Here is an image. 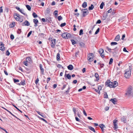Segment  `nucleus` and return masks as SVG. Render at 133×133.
<instances>
[{
  "label": "nucleus",
  "mask_w": 133,
  "mask_h": 133,
  "mask_svg": "<svg viewBox=\"0 0 133 133\" xmlns=\"http://www.w3.org/2000/svg\"><path fill=\"white\" fill-rule=\"evenodd\" d=\"M64 76L65 78L66 77L69 79H70L71 78V76L69 74H67L65 73V75Z\"/></svg>",
  "instance_id": "2eb2a0df"
},
{
  "label": "nucleus",
  "mask_w": 133,
  "mask_h": 133,
  "mask_svg": "<svg viewBox=\"0 0 133 133\" xmlns=\"http://www.w3.org/2000/svg\"><path fill=\"white\" fill-rule=\"evenodd\" d=\"M125 37V34H124L123 35H122V38H121V39L122 40H123L124 39V38Z\"/></svg>",
  "instance_id": "774afa93"
},
{
  "label": "nucleus",
  "mask_w": 133,
  "mask_h": 133,
  "mask_svg": "<svg viewBox=\"0 0 133 133\" xmlns=\"http://www.w3.org/2000/svg\"><path fill=\"white\" fill-rule=\"evenodd\" d=\"M90 56L94 57V55L92 53H90L88 55V57H90Z\"/></svg>",
  "instance_id": "c756f323"
},
{
  "label": "nucleus",
  "mask_w": 133,
  "mask_h": 133,
  "mask_svg": "<svg viewBox=\"0 0 133 133\" xmlns=\"http://www.w3.org/2000/svg\"><path fill=\"white\" fill-rule=\"evenodd\" d=\"M16 8L17 9L18 11H19L22 14L24 15H26V14H25V13L23 12V10L20 9L17 6L16 7Z\"/></svg>",
  "instance_id": "4468645a"
},
{
  "label": "nucleus",
  "mask_w": 133,
  "mask_h": 133,
  "mask_svg": "<svg viewBox=\"0 0 133 133\" xmlns=\"http://www.w3.org/2000/svg\"><path fill=\"white\" fill-rule=\"evenodd\" d=\"M113 61V59L112 58H110V61L109 62V64L110 65L112 64Z\"/></svg>",
  "instance_id": "ea45409f"
},
{
  "label": "nucleus",
  "mask_w": 133,
  "mask_h": 133,
  "mask_svg": "<svg viewBox=\"0 0 133 133\" xmlns=\"http://www.w3.org/2000/svg\"><path fill=\"white\" fill-rule=\"evenodd\" d=\"M58 19L59 21H60L63 19L62 17L61 16H59L58 17Z\"/></svg>",
  "instance_id": "49530a36"
},
{
  "label": "nucleus",
  "mask_w": 133,
  "mask_h": 133,
  "mask_svg": "<svg viewBox=\"0 0 133 133\" xmlns=\"http://www.w3.org/2000/svg\"><path fill=\"white\" fill-rule=\"evenodd\" d=\"M10 38L11 39L13 40L14 39V37L13 35L11 34L10 36Z\"/></svg>",
  "instance_id": "6e6d98bb"
},
{
  "label": "nucleus",
  "mask_w": 133,
  "mask_h": 133,
  "mask_svg": "<svg viewBox=\"0 0 133 133\" xmlns=\"http://www.w3.org/2000/svg\"><path fill=\"white\" fill-rule=\"evenodd\" d=\"M67 67L68 69L70 70H72L74 68L73 66L71 64L69 65Z\"/></svg>",
  "instance_id": "dca6fc26"
},
{
  "label": "nucleus",
  "mask_w": 133,
  "mask_h": 133,
  "mask_svg": "<svg viewBox=\"0 0 133 133\" xmlns=\"http://www.w3.org/2000/svg\"><path fill=\"white\" fill-rule=\"evenodd\" d=\"M79 45L81 47H84L85 46V44L83 42H81L79 43Z\"/></svg>",
  "instance_id": "37998d69"
},
{
  "label": "nucleus",
  "mask_w": 133,
  "mask_h": 133,
  "mask_svg": "<svg viewBox=\"0 0 133 133\" xmlns=\"http://www.w3.org/2000/svg\"><path fill=\"white\" fill-rule=\"evenodd\" d=\"M107 15L105 16H103V20H105L107 18Z\"/></svg>",
  "instance_id": "69168bd1"
},
{
  "label": "nucleus",
  "mask_w": 133,
  "mask_h": 133,
  "mask_svg": "<svg viewBox=\"0 0 133 133\" xmlns=\"http://www.w3.org/2000/svg\"><path fill=\"white\" fill-rule=\"evenodd\" d=\"M83 112L84 115L85 116H87V114L86 113L84 109H83Z\"/></svg>",
  "instance_id": "052dcab7"
},
{
  "label": "nucleus",
  "mask_w": 133,
  "mask_h": 133,
  "mask_svg": "<svg viewBox=\"0 0 133 133\" xmlns=\"http://www.w3.org/2000/svg\"><path fill=\"white\" fill-rule=\"evenodd\" d=\"M99 126L101 129L102 131H103L104 130V128H105V126L103 124H101Z\"/></svg>",
  "instance_id": "f8f14e48"
},
{
  "label": "nucleus",
  "mask_w": 133,
  "mask_h": 133,
  "mask_svg": "<svg viewBox=\"0 0 133 133\" xmlns=\"http://www.w3.org/2000/svg\"><path fill=\"white\" fill-rule=\"evenodd\" d=\"M118 43H117L115 42H112L111 43V45L112 46L113 45H116Z\"/></svg>",
  "instance_id": "a19ab883"
},
{
  "label": "nucleus",
  "mask_w": 133,
  "mask_h": 133,
  "mask_svg": "<svg viewBox=\"0 0 133 133\" xmlns=\"http://www.w3.org/2000/svg\"><path fill=\"white\" fill-rule=\"evenodd\" d=\"M21 29H19L17 31V33L18 34H20L21 33Z\"/></svg>",
  "instance_id": "e2e57ef3"
},
{
  "label": "nucleus",
  "mask_w": 133,
  "mask_h": 133,
  "mask_svg": "<svg viewBox=\"0 0 133 133\" xmlns=\"http://www.w3.org/2000/svg\"><path fill=\"white\" fill-rule=\"evenodd\" d=\"M33 22L35 24H37L38 22V21L37 19H33Z\"/></svg>",
  "instance_id": "c03bdc74"
},
{
  "label": "nucleus",
  "mask_w": 133,
  "mask_h": 133,
  "mask_svg": "<svg viewBox=\"0 0 133 133\" xmlns=\"http://www.w3.org/2000/svg\"><path fill=\"white\" fill-rule=\"evenodd\" d=\"M5 49V48L4 46L3 43L2 42H1L0 45V50L2 51H4Z\"/></svg>",
  "instance_id": "0eeeda50"
},
{
  "label": "nucleus",
  "mask_w": 133,
  "mask_h": 133,
  "mask_svg": "<svg viewBox=\"0 0 133 133\" xmlns=\"http://www.w3.org/2000/svg\"><path fill=\"white\" fill-rule=\"evenodd\" d=\"M75 119L76 121H78V122H80L81 121V120L79 119L77 116L75 117Z\"/></svg>",
  "instance_id": "13d9d810"
},
{
  "label": "nucleus",
  "mask_w": 133,
  "mask_h": 133,
  "mask_svg": "<svg viewBox=\"0 0 133 133\" xmlns=\"http://www.w3.org/2000/svg\"><path fill=\"white\" fill-rule=\"evenodd\" d=\"M22 26H29L30 25L29 23L27 20H25L24 22L22 23Z\"/></svg>",
  "instance_id": "6e6552de"
},
{
  "label": "nucleus",
  "mask_w": 133,
  "mask_h": 133,
  "mask_svg": "<svg viewBox=\"0 0 133 133\" xmlns=\"http://www.w3.org/2000/svg\"><path fill=\"white\" fill-rule=\"evenodd\" d=\"M114 130H115L116 129H117L118 128V126L116 123L114 124Z\"/></svg>",
  "instance_id": "c9c22d12"
},
{
  "label": "nucleus",
  "mask_w": 133,
  "mask_h": 133,
  "mask_svg": "<svg viewBox=\"0 0 133 133\" xmlns=\"http://www.w3.org/2000/svg\"><path fill=\"white\" fill-rule=\"evenodd\" d=\"M58 11L57 10H56L54 11L53 14L55 16V17L56 18H57L58 16Z\"/></svg>",
  "instance_id": "a211bd4d"
},
{
  "label": "nucleus",
  "mask_w": 133,
  "mask_h": 133,
  "mask_svg": "<svg viewBox=\"0 0 133 133\" xmlns=\"http://www.w3.org/2000/svg\"><path fill=\"white\" fill-rule=\"evenodd\" d=\"M99 30H100L99 28H98L97 29V30H96V32H95V35H96L99 32Z\"/></svg>",
  "instance_id": "a18cd8bd"
},
{
  "label": "nucleus",
  "mask_w": 133,
  "mask_h": 133,
  "mask_svg": "<svg viewBox=\"0 0 133 133\" xmlns=\"http://www.w3.org/2000/svg\"><path fill=\"white\" fill-rule=\"evenodd\" d=\"M108 87H109L110 88H113V83L110 81L109 84L108 85Z\"/></svg>",
  "instance_id": "393cba45"
},
{
  "label": "nucleus",
  "mask_w": 133,
  "mask_h": 133,
  "mask_svg": "<svg viewBox=\"0 0 133 133\" xmlns=\"http://www.w3.org/2000/svg\"><path fill=\"white\" fill-rule=\"evenodd\" d=\"M32 32V31H30L29 32V33H28V34L27 35V37H29L30 36V35L31 34Z\"/></svg>",
  "instance_id": "864d4df0"
},
{
  "label": "nucleus",
  "mask_w": 133,
  "mask_h": 133,
  "mask_svg": "<svg viewBox=\"0 0 133 133\" xmlns=\"http://www.w3.org/2000/svg\"><path fill=\"white\" fill-rule=\"evenodd\" d=\"M104 98H108V95L106 92H105L104 94Z\"/></svg>",
  "instance_id": "f704fd0d"
},
{
  "label": "nucleus",
  "mask_w": 133,
  "mask_h": 133,
  "mask_svg": "<svg viewBox=\"0 0 133 133\" xmlns=\"http://www.w3.org/2000/svg\"><path fill=\"white\" fill-rule=\"evenodd\" d=\"M110 101L112 102L114 104H116L117 99L116 98H111L110 100Z\"/></svg>",
  "instance_id": "9d476101"
},
{
  "label": "nucleus",
  "mask_w": 133,
  "mask_h": 133,
  "mask_svg": "<svg viewBox=\"0 0 133 133\" xmlns=\"http://www.w3.org/2000/svg\"><path fill=\"white\" fill-rule=\"evenodd\" d=\"M28 63L27 62H26V61H25L23 62V64L26 66H28Z\"/></svg>",
  "instance_id": "3c124183"
},
{
  "label": "nucleus",
  "mask_w": 133,
  "mask_h": 133,
  "mask_svg": "<svg viewBox=\"0 0 133 133\" xmlns=\"http://www.w3.org/2000/svg\"><path fill=\"white\" fill-rule=\"evenodd\" d=\"M82 7L84 8H85L87 6V3L86 2H84L82 5Z\"/></svg>",
  "instance_id": "aec40b11"
},
{
  "label": "nucleus",
  "mask_w": 133,
  "mask_h": 133,
  "mask_svg": "<svg viewBox=\"0 0 133 133\" xmlns=\"http://www.w3.org/2000/svg\"><path fill=\"white\" fill-rule=\"evenodd\" d=\"M94 57H88V59L90 62H92L94 60Z\"/></svg>",
  "instance_id": "a878e982"
},
{
  "label": "nucleus",
  "mask_w": 133,
  "mask_h": 133,
  "mask_svg": "<svg viewBox=\"0 0 133 133\" xmlns=\"http://www.w3.org/2000/svg\"><path fill=\"white\" fill-rule=\"evenodd\" d=\"M72 44L73 45H74L76 43V42L75 41L74 39H72L71 40Z\"/></svg>",
  "instance_id": "09e8293b"
},
{
  "label": "nucleus",
  "mask_w": 133,
  "mask_h": 133,
  "mask_svg": "<svg viewBox=\"0 0 133 133\" xmlns=\"http://www.w3.org/2000/svg\"><path fill=\"white\" fill-rule=\"evenodd\" d=\"M15 25V22H12L10 24V26L11 28L14 27Z\"/></svg>",
  "instance_id": "c85d7f7f"
},
{
  "label": "nucleus",
  "mask_w": 133,
  "mask_h": 133,
  "mask_svg": "<svg viewBox=\"0 0 133 133\" xmlns=\"http://www.w3.org/2000/svg\"><path fill=\"white\" fill-rule=\"evenodd\" d=\"M119 38H120L119 35H117L115 37V39H114V40L115 41H117L119 40Z\"/></svg>",
  "instance_id": "6ab92c4d"
},
{
  "label": "nucleus",
  "mask_w": 133,
  "mask_h": 133,
  "mask_svg": "<svg viewBox=\"0 0 133 133\" xmlns=\"http://www.w3.org/2000/svg\"><path fill=\"white\" fill-rule=\"evenodd\" d=\"M83 34V30L82 29H81L79 31V35H81Z\"/></svg>",
  "instance_id": "58836bf2"
},
{
  "label": "nucleus",
  "mask_w": 133,
  "mask_h": 133,
  "mask_svg": "<svg viewBox=\"0 0 133 133\" xmlns=\"http://www.w3.org/2000/svg\"><path fill=\"white\" fill-rule=\"evenodd\" d=\"M39 79L38 78H37L35 81V83L36 84H37L38 83V82L39 81Z\"/></svg>",
  "instance_id": "0e129e2a"
},
{
  "label": "nucleus",
  "mask_w": 133,
  "mask_h": 133,
  "mask_svg": "<svg viewBox=\"0 0 133 133\" xmlns=\"http://www.w3.org/2000/svg\"><path fill=\"white\" fill-rule=\"evenodd\" d=\"M66 84H64V85H63V87L61 88V90H63L64 89L66 88Z\"/></svg>",
  "instance_id": "680f3d73"
},
{
  "label": "nucleus",
  "mask_w": 133,
  "mask_h": 133,
  "mask_svg": "<svg viewBox=\"0 0 133 133\" xmlns=\"http://www.w3.org/2000/svg\"><path fill=\"white\" fill-rule=\"evenodd\" d=\"M125 71L124 74V77L126 78H129L131 74V70L130 66L129 67V69H127Z\"/></svg>",
  "instance_id": "f03ea898"
},
{
  "label": "nucleus",
  "mask_w": 133,
  "mask_h": 133,
  "mask_svg": "<svg viewBox=\"0 0 133 133\" xmlns=\"http://www.w3.org/2000/svg\"><path fill=\"white\" fill-rule=\"evenodd\" d=\"M104 51L101 48L99 49L98 51L99 54H103L104 52Z\"/></svg>",
  "instance_id": "72a5a7b5"
},
{
  "label": "nucleus",
  "mask_w": 133,
  "mask_h": 133,
  "mask_svg": "<svg viewBox=\"0 0 133 133\" xmlns=\"http://www.w3.org/2000/svg\"><path fill=\"white\" fill-rule=\"evenodd\" d=\"M117 85L118 83L116 81L114 82L113 83V88L116 87L117 86Z\"/></svg>",
  "instance_id": "b1692460"
},
{
  "label": "nucleus",
  "mask_w": 133,
  "mask_h": 133,
  "mask_svg": "<svg viewBox=\"0 0 133 133\" xmlns=\"http://www.w3.org/2000/svg\"><path fill=\"white\" fill-rule=\"evenodd\" d=\"M26 61L28 63H32V61L31 58L30 57H27L26 59Z\"/></svg>",
  "instance_id": "ddd939ff"
},
{
  "label": "nucleus",
  "mask_w": 133,
  "mask_h": 133,
  "mask_svg": "<svg viewBox=\"0 0 133 133\" xmlns=\"http://www.w3.org/2000/svg\"><path fill=\"white\" fill-rule=\"evenodd\" d=\"M14 82L15 83H16L17 84H18V83H17V82H19V80L18 79H14Z\"/></svg>",
  "instance_id": "de8ad7c7"
},
{
  "label": "nucleus",
  "mask_w": 133,
  "mask_h": 133,
  "mask_svg": "<svg viewBox=\"0 0 133 133\" xmlns=\"http://www.w3.org/2000/svg\"><path fill=\"white\" fill-rule=\"evenodd\" d=\"M51 41V44H50L51 47L52 48H54L55 45L56 39H52V38L50 39Z\"/></svg>",
  "instance_id": "423d86ee"
},
{
  "label": "nucleus",
  "mask_w": 133,
  "mask_h": 133,
  "mask_svg": "<svg viewBox=\"0 0 133 133\" xmlns=\"http://www.w3.org/2000/svg\"><path fill=\"white\" fill-rule=\"evenodd\" d=\"M2 7H3L2 6L0 7V14L2 12H3V9H2Z\"/></svg>",
  "instance_id": "bf43d9fd"
},
{
  "label": "nucleus",
  "mask_w": 133,
  "mask_h": 133,
  "mask_svg": "<svg viewBox=\"0 0 133 133\" xmlns=\"http://www.w3.org/2000/svg\"><path fill=\"white\" fill-rule=\"evenodd\" d=\"M66 24V23H62V24H61L60 25V26L61 27H62L65 25Z\"/></svg>",
  "instance_id": "8fccbe9b"
},
{
  "label": "nucleus",
  "mask_w": 133,
  "mask_h": 133,
  "mask_svg": "<svg viewBox=\"0 0 133 133\" xmlns=\"http://www.w3.org/2000/svg\"><path fill=\"white\" fill-rule=\"evenodd\" d=\"M50 8L48 7L45 12V16L46 17V21L48 22H49V20L50 18V17H49V16H50Z\"/></svg>",
  "instance_id": "f257e3e1"
},
{
  "label": "nucleus",
  "mask_w": 133,
  "mask_h": 133,
  "mask_svg": "<svg viewBox=\"0 0 133 133\" xmlns=\"http://www.w3.org/2000/svg\"><path fill=\"white\" fill-rule=\"evenodd\" d=\"M88 128L89 129L91 130V131H93V132H96V131L94 128L93 127H91L88 126Z\"/></svg>",
  "instance_id": "4be33fe9"
},
{
  "label": "nucleus",
  "mask_w": 133,
  "mask_h": 133,
  "mask_svg": "<svg viewBox=\"0 0 133 133\" xmlns=\"http://www.w3.org/2000/svg\"><path fill=\"white\" fill-rule=\"evenodd\" d=\"M121 121L123 122L124 123H125L126 122V120L125 118H122L121 119Z\"/></svg>",
  "instance_id": "e433bc0d"
},
{
  "label": "nucleus",
  "mask_w": 133,
  "mask_h": 133,
  "mask_svg": "<svg viewBox=\"0 0 133 133\" xmlns=\"http://www.w3.org/2000/svg\"><path fill=\"white\" fill-rule=\"evenodd\" d=\"M62 37L65 39H68V38L71 37V34L68 32H65L62 34Z\"/></svg>",
  "instance_id": "20e7f679"
},
{
  "label": "nucleus",
  "mask_w": 133,
  "mask_h": 133,
  "mask_svg": "<svg viewBox=\"0 0 133 133\" xmlns=\"http://www.w3.org/2000/svg\"><path fill=\"white\" fill-rule=\"evenodd\" d=\"M40 69L41 71V74L43 75L44 74V69L42 67V65L41 64H40L39 65Z\"/></svg>",
  "instance_id": "9b49d317"
},
{
  "label": "nucleus",
  "mask_w": 133,
  "mask_h": 133,
  "mask_svg": "<svg viewBox=\"0 0 133 133\" xmlns=\"http://www.w3.org/2000/svg\"><path fill=\"white\" fill-rule=\"evenodd\" d=\"M86 87L85 86H84L82 88H80L78 89V91L80 92L82 91L83 89L84 90L86 89Z\"/></svg>",
  "instance_id": "7c9ffc66"
},
{
  "label": "nucleus",
  "mask_w": 133,
  "mask_h": 133,
  "mask_svg": "<svg viewBox=\"0 0 133 133\" xmlns=\"http://www.w3.org/2000/svg\"><path fill=\"white\" fill-rule=\"evenodd\" d=\"M26 6L28 10L30 11L31 10V7L29 5H26Z\"/></svg>",
  "instance_id": "4c0bfd02"
},
{
  "label": "nucleus",
  "mask_w": 133,
  "mask_h": 133,
  "mask_svg": "<svg viewBox=\"0 0 133 133\" xmlns=\"http://www.w3.org/2000/svg\"><path fill=\"white\" fill-rule=\"evenodd\" d=\"M123 51L124 52H129L127 51L125 48L124 47V48L123 49Z\"/></svg>",
  "instance_id": "338daca9"
},
{
  "label": "nucleus",
  "mask_w": 133,
  "mask_h": 133,
  "mask_svg": "<svg viewBox=\"0 0 133 133\" xmlns=\"http://www.w3.org/2000/svg\"><path fill=\"white\" fill-rule=\"evenodd\" d=\"M32 16L34 18H36L37 17V14L34 12L32 14Z\"/></svg>",
  "instance_id": "79ce46f5"
},
{
  "label": "nucleus",
  "mask_w": 133,
  "mask_h": 133,
  "mask_svg": "<svg viewBox=\"0 0 133 133\" xmlns=\"http://www.w3.org/2000/svg\"><path fill=\"white\" fill-rule=\"evenodd\" d=\"M17 84L18 85H24L25 84V81H21V82L20 83H18Z\"/></svg>",
  "instance_id": "5701e85b"
},
{
  "label": "nucleus",
  "mask_w": 133,
  "mask_h": 133,
  "mask_svg": "<svg viewBox=\"0 0 133 133\" xmlns=\"http://www.w3.org/2000/svg\"><path fill=\"white\" fill-rule=\"evenodd\" d=\"M19 20H18V21H19V22H22L23 21V19L21 18L20 17H19Z\"/></svg>",
  "instance_id": "4d7b16f0"
},
{
  "label": "nucleus",
  "mask_w": 133,
  "mask_h": 133,
  "mask_svg": "<svg viewBox=\"0 0 133 133\" xmlns=\"http://www.w3.org/2000/svg\"><path fill=\"white\" fill-rule=\"evenodd\" d=\"M80 9L81 11L82 12L83 17H85L88 14L89 11L87 8L83 9H81V8H80Z\"/></svg>",
  "instance_id": "7ed1b4c3"
},
{
  "label": "nucleus",
  "mask_w": 133,
  "mask_h": 133,
  "mask_svg": "<svg viewBox=\"0 0 133 133\" xmlns=\"http://www.w3.org/2000/svg\"><path fill=\"white\" fill-rule=\"evenodd\" d=\"M95 76L96 78V81H98L99 79V77L98 73H95Z\"/></svg>",
  "instance_id": "f3484780"
},
{
  "label": "nucleus",
  "mask_w": 133,
  "mask_h": 133,
  "mask_svg": "<svg viewBox=\"0 0 133 133\" xmlns=\"http://www.w3.org/2000/svg\"><path fill=\"white\" fill-rule=\"evenodd\" d=\"M37 113L38 114L41 115L43 117H45V115L43 113H42L39 111H37Z\"/></svg>",
  "instance_id": "412c9836"
},
{
  "label": "nucleus",
  "mask_w": 133,
  "mask_h": 133,
  "mask_svg": "<svg viewBox=\"0 0 133 133\" xmlns=\"http://www.w3.org/2000/svg\"><path fill=\"white\" fill-rule=\"evenodd\" d=\"M56 58L57 61H59L58 60H60V55L59 53H58L57 55Z\"/></svg>",
  "instance_id": "473e14b6"
},
{
  "label": "nucleus",
  "mask_w": 133,
  "mask_h": 133,
  "mask_svg": "<svg viewBox=\"0 0 133 133\" xmlns=\"http://www.w3.org/2000/svg\"><path fill=\"white\" fill-rule=\"evenodd\" d=\"M6 55L7 56H8L10 55V53L9 52L8 50H7L6 52Z\"/></svg>",
  "instance_id": "603ef678"
},
{
  "label": "nucleus",
  "mask_w": 133,
  "mask_h": 133,
  "mask_svg": "<svg viewBox=\"0 0 133 133\" xmlns=\"http://www.w3.org/2000/svg\"><path fill=\"white\" fill-rule=\"evenodd\" d=\"M101 20L100 19H98L97 21L96 22V24H100L101 23Z\"/></svg>",
  "instance_id": "5fc2aeb1"
},
{
  "label": "nucleus",
  "mask_w": 133,
  "mask_h": 133,
  "mask_svg": "<svg viewBox=\"0 0 133 133\" xmlns=\"http://www.w3.org/2000/svg\"><path fill=\"white\" fill-rule=\"evenodd\" d=\"M110 81V80H107L105 82V85H106L107 87H108V85L109 84Z\"/></svg>",
  "instance_id": "2f4dec72"
},
{
  "label": "nucleus",
  "mask_w": 133,
  "mask_h": 133,
  "mask_svg": "<svg viewBox=\"0 0 133 133\" xmlns=\"http://www.w3.org/2000/svg\"><path fill=\"white\" fill-rule=\"evenodd\" d=\"M105 4L103 2H102L101 3L100 6V7L101 9H102L103 8V6Z\"/></svg>",
  "instance_id": "cd10ccee"
},
{
  "label": "nucleus",
  "mask_w": 133,
  "mask_h": 133,
  "mask_svg": "<svg viewBox=\"0 0 133 133\" xmlns=\"http://www.w3.org/2000/svg\"><path fill=\"white\" fill-rule=\"evenodd\" d=\"M132 87L131 86H129L127 89V92L125 93V95L128 96H130L131 94Z\"/></svg>",
  "instance_id": "39448f33"
},
{
  "label": "nucleus",
  "mask_w": 133,
  "mask_h": 133,
  "mask_svg": "<svg viewBox=\"0 0 133 133\" xmlns=\"http://www.w3.org/2000/svg\"><path fill=\"white\" fill-rule=\"evenodd\" d=\"M19 15L18 14H15L14 15V17L16 21L19 20L20 17Z\"/></svg>",
  "instance_id": "1a4fd4ad"
},
{
  "label": "nucleus",
  "mask_w": 133,
  "mask_h": 133,
  "mask_svg": "<svg viewBox=\"0 0 133 133\" xmlns=\"http://www.w3.org/2000/svg\"><path fill=\"white\" fill-rule=\"evenodd\" d=\"M94 5L93 4H91V6L89 7L88 9L89 10H92L94 8Z\"/></svg>",
  "instance_id": "bb28decb"
}]
</instances>
